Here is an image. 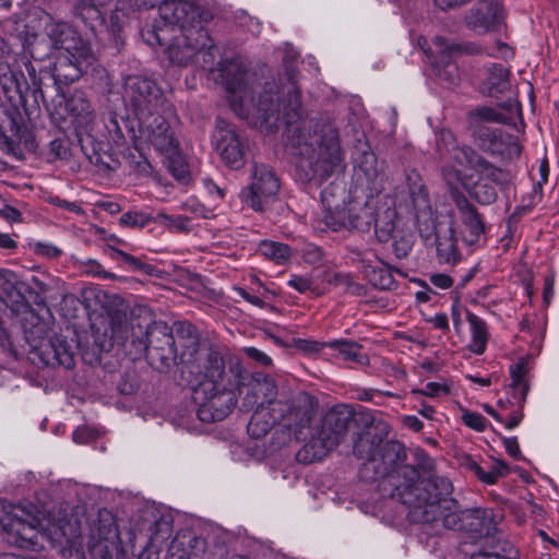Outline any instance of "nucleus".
<instances>
[{
    "mask_svg": "<svg viewBox=\"0 0 559 559\" xmlns=\"http://www.w3.org/2000/svg\"><path fill=\"white\" fill-rule=\"evenodd\" d=\"M166 115L154 114L138 119L141 136L160 153L174 152L179 146Z\"/></svg>",
    "mask_w": 559,
    "mask_h": 559,
    "instance_id": "obj_17",
    "label": "nucleus"
},
{
    "mask_svg": "<svg viewBox=\"0 0 559 559\" xmlns=\"http://www.w3.org/2000/svg\"><path fill=\"white\" fill-rule=\"evenodd\" d=\"M123 99L136 119L171 112V105L164 91L155 80L147 76L128 75L123 84Z\"/></svg>",
    "mask_w": 559,
    "mask_h": 559,
    "instance_id": "obj_8",
    "label": "nucleus"
},
{
    "mask_svg": "<svg viewBox=\"0 0 559 559\" xmlns=\"http://www.w3.org/2000/svg\"><path fill=\"white\" fill-rule=\"evenodd\" d=\"M435 45L439 47L440 52L444 55V57L453 58L456 56H461L463 53H473L474 48L469 45H461L451 43L449 44L444 38L442 37H436Z\"/></svg>",
    "mask_w": 559,
    "mask_h": 559,
    "instance_id": "obj_52",
    "label": "nucleus"
},
{
    "mask_svg": "<svg viewBox=\"0 0 559 559\" xmlns=\"http://www.w3.org/2000/svg\"><path fill=\"white\" fill-rule=\"evenodd\" d=\"M0 524L8 544L31 550L40 547L39 536L43 527L32 503L12 506L4 512Z\"/></svg>",
    "mask_w": 559,
    "mask_h": 559,
    "instance_id": "obj_9",
    "label": "nucleus"
},
{
    "mask_svg": "<svg viewBox=\"0 0 559 559\" xmlns=\"http://www.w3.org/2000/svg\"><path fill=\"white\" fill-rule=\"evenodd\" d=\"M326 346L337 350L344 360L355 361L359 365L368 362V356L361 353L362 346L355 341L334 340L326 343Z\"/></svg>",
    "mask_w": 559,
    "mask_h": 559,
    "instance_id": "obj_40",
    "label": "nucleus"
},
{
    "mask_svg": "<svg viewBox=\"0 0 559 559\" xmlns=\"http://www.w3.org/2000/svg\"><path fill=\"white\" fill-rule=\"evenodd\" d=\"M97 126L92 124L74 129L82 153L93 165H99L103 162L100 152L104 148V141L99 139Z\"/></svg>",
    "mask_w": 559,
    "mask_h": 559,
    "instance_id": "obj_29",
    "label": "nucleus"
},
{
    "mask_svg": "<svg viewBox=\"0 0 559 559\" xmlns=\"http://www.w3.org/2000/svg\"><path fill=\"white\" fill-rule=\"evenodd\" d=\"M206 542L204 538L188 533L178 535L171 542L169 547V556H176L177 559H190L192 556L198 557L204 552Z\"/></svg>",
    "mask_w": 559,
    "mask_h": 559,
    "instance_id": "obj_31",
    "label": "nucleus"
},
{
    "mask_svg": "<svg viewBox=\"0 0 559 559\" xmlns=\"http://www.w3.org/2000/svg\"><path fill=\"white\" fill-rule=\"evenodd\" d=\"M362 412L356 413L347 404L334 405L322 415L319 424L313 429L319 433L321 440H325L330 447L335 449L344 441L355 425L361 427L359 416Z\"/></svg>",
    "mask_w": 559,
    "mask_h": 559,
    "instance_id": "obj_10",
    "label": "nucleus"
},
{
    "mask_svg": "<svg viewBox=\"0 0 559 559\" xmlns=\"http://www.w3.org/2000/svg\"><path fill=\"white\" fill-rule=\"evenodd\" d=\"M332 450L334 449L325 440H321L313 429L310 440L296 453V460L302 464H311L323 459Z\"/></svg>",
    "mask_w": 559,
    "mask_h": 559,
    "instance_id": "obj_35",
    "label": "nucleus"
},
{
    "mask_svg": "<svg viewBox=\"0 0 559 559\" xmlns=\"http://www.w3.org/2000/svg\"><path fill=\"white\" fill-rule=\"evenodd\" d=\"M95 59L92 48H81L78 51L61 53L53 62L51 72H49V80H52L53 86L58 87L62 84H71L83 75Z\"/></svg>",
    "mask_w": 559,
    "mask_h": 559,
    "instance_id": "obj_13",
    "label": "nucleus"
},
{
    "mask_svg": "<svg viewBox=\"0 0 559 559\" xmlns=\"http://www.w3.org/2000/svg\"><path fill=\"white\" fill-rule=\"evenodd\" d=\"M464 424L477 431H483L486 428V418L477 413L466 412L462 417Z\"/></svg>",
    "mask_w": 559,
    "mask_h": 559,
    "instance_id": "obj_60",
    "label": "nucleus"
},
{
    "mask_svg": "<svg viewBox=\"0 0 559 559\" xmlns=\"http://www.w3.org/2000/svg\"><path fill=\"white\" fill-rule=\"evenodd\" d=\"M44 84H37L34 86H29L28 92V111H25V115L31 116L35 110L39 109L40 103L48 108L47 95L46 91L43 87Z\"/></svg>",
    "mask_w": 559,
    "mask_h": 559,
    "instance_id": "obj_53",
    "label": "nucleus"
},
{
    "mask_svg": "<svg viewBox=\"0 0 559 559\" xmlns=\"http://www.w3.org/2000/svg\"><path fill=\"white\" fill-rule=\"evenodd\" d=\"M118 539L108 537L88 538L87 550L92 559H112L114 551L117 549Z\"/></svg>",
    "mask_w": 559,
    "mask_h": 559,
    "instance_id": "obj_43",
    "label": "nucleus"
},
{
    "mask_svg": "<svg viewBox=\"0 0 559 559\" xmlns=\"http://www.w3.org/2000/svg\"><path fill=\"white\" fill-rule=\"evenodd\" d=\"M23 52L35 61H43L49 58L56 50L47 36L46 31L41 34L29 33L27 29L19 34Z\"/></svg>",
    "mask_w": 559,
    "mask_h": 559,
    "instance_id": "obj_28",
    "label": "nucleus"
},
{
    "mask_svg": "<svg viewBox=\"0 0 559 559\" xmlns=\"http://www.w3.org/2000/svg\"><path fill=\"white\" fill-rule=\"evenodd\" d=\"M452 491V483L442 476L428 483L427 487H420L417 496L407 493L406 500L415 506V511L409 512L412 521L478 534L479 546L469 559H519V550L510 542L490 534L495 528L492 512L487 509L462 510L451 498Z\"/></svg>",
    "mask_w": 559,
    "mask_h": 559,
    "instance_id": "obj_3",
    "label": "nucleus"
},
{
    "mask_svg": "<svg viewBox=\"0 0 559 559\" xmlns=\"http://www.w3.org/2000/svg\"><path fill=\"white\" fill-rule=\"evenodd\" d=\"M0 83L14 112L20 109L28 111L29 85L24 74L10 68L9 64L0 67Z\"/></svg>",
    "mask_w": 559,
    "mask_h": 559,
    "instance_id": "obj_24",
    "label": "nucleus"
},
{
    "mask_svg": "<svg viewBox=\"0 0 559 559\" xmlns=\"http://www.w3.org/2000/svg\"><path fill=\"white\" fill-rule=\"evenodd\" d=\"M167 47L168 57L171 62L179 66L193 63L194 58L201 48L209 45V33L205 27L187 28L176 35Z\"/></svg>",
    "mask_w": 559,
    "mask_h": 559,
    "instance_id": "obj_15",
    "label": "nucleus"
},
{
    "mask_svg": "<svg viewBox=\"0 0 559 559\" xmlns=\"http://www.w3.org/2000/svg\"><path fill=\"white\" fill-rule=\"evenodd\" d=\"M154 218L142 212H128L121 215L120 224L126 227L142 228Z\"/></svg>",
    "mask_w": 559,
    "mask_h": 559,
    "instance_id": "obj_54",
    "label": "nucleus"
},
{
    "mask_svg": "<svg viewBox=\"0 0 559 559\" xmlns=\"http://www.w3.org/2000/svg\"><path fill=\"white\" fill-rule=\"evenodd\" d=\"M442 176H443V179L445 180L448 187H449V194H450V198L451 200L453 201V191L456 190V191H462L456 182L457 181H465L463 178H462V173L461 170H457V169H454L453 167H444L442 169Z\"/></svg>",
    "mask_w": 559,
    "mask_h": 559,
    "instance_id": "obj_58",
    "label": "nucleus"
},
{
    "mask_svg": "<svg viewBox=\"0 0 559 559\" xmlns=\"http://www.w3.org/2000/svg\"><path fill=\"white\" fill-rule=\"evenodd\" d=\"M357 162L358 170L365 176L369 190L382 189L383 165L378 162L376 154L370 151L362 152Z\"/></svg>",
    "mask_w": 559,
    "mask_h": 559,
    "instance_id": "obj_32",
    "label": "nucleus"
},
{
    "mask_svg": "<svg viewBox=\"0 0 559 559\" xmlns=\"http://www.w3.org/2000/svg\"><path fill=\"white\" fill-rule=\"evenodd\" d=\"M245 352L249 358L263 366H269L272 362V359L266 354L255 347H248Z\"/></svg>",
    "mask_w": 559,
    "mask_h": 559,
    "instance_id": "obj_64",
    "label": "nucleus"
},
{
    "mask_svg": "<svg viewBox=\"0 0 559 559\" xmlns=\"http://www.w3.org/2000/svg\"><path fill=\"white\" fill-rule=\"evenodd\" d=\"M452 193L453 203L460 214V235L462 240L468 246L478 243L485 237V223L481 214L469 202L463 191L454 190Z\"/></svg>",
    "mask_w": 559,
    "mask_h": 559,
    "instance_id": "obj_18",
    "label": "nucleus"
},
{
    "mask_svg": "<svg viewBox=\"0 0 559 559\" xmlns=\"http://www.w3.org/2000/svg\"><path fill=\"white\" fill-rule=\"evenodd\" d=\"M392 239V251L394 255L400 260L407 258L413 248V237L411 235H396Z\"/></svg>",
    "mask_w": 559,
    "mask_h": 559,
    "instance_id": "obj_55",
    "label": "nucleus"
},
{
    "mask_svg": "<svg viewBox=\"0 0 559 559\" xmlns=\"http://www.w3.org/2000/svg\"><path fill=\"white\" fill-rule=\"evenodd\" d=\"M215 151L227 166L240 168L245 163V145L236 128L223 118H217L212 135Z\"/></svg>",
    "mask_w": 559,
    "mask_h": 559,
    "instance_id": "obj_14",
    "label": "nucleus"
},
{
    "mask_svg": "<svg viewBox=\"0 0 559 559\" xmlns=\"http://www.w3.org/2000/svg\"><path fill=\"white\" fill-rule=\"evenodd\" d=\"M420 237L428 241L433 237V243L437 249V255L440 263H451L456 261L459 252L456 248L455 228L453 224L444 226L437 224L433 219V227L428 235H420Z\"/></svg>",
    "mask_w": 559,
    "mask_h": 559,
    "instance_id": "obj_26",
    "label": "nucleus"
},
{
    "mask_svg": "<svg viewBox=\"0 0 559 559\" xmlns=\"http://www.w3.org/2000/svg\"><path fill=\"white\" fill-rule=\"evenodd\" d=\"M218 48L213 43V39L209 36V45L200 49L198 57L194 58L193 63L199 64L203 69L213 71V66L215 63Z\"/></svg>",
    "mask_w": 559,
    "mask_h": 559,
    "instance_id": "obj_51",
    "label": "nucleus"
},
{
    "mask_svg": "<svg viewBox=\"0 0 559 559\" xmlns=\"http://www.w3.org/2000/svg\"><path fill=\"white\" fill-rule=\"evenodd\" d=\"M252 183L241 193L245 204L254 211H263L280 190V181L273 169L264 164L253 166Z\"/></svg>",
    "mask_w": 559,
    "mask_h": 559,
    "instance_id": "obj_12",
    "label": "nucleus"
},
{
    "mask_svg": "<svg viewBox=\"0 0 559 559\" xmlns=\"http://www.w3.org/2000/svg\"><path fill=\"white\" fill-rule=\"evenodd\" d=\"M259 251L265 258L275 261L277 264H283L288 260L290 248L284 243L274 241H262L259 246Z\"/></svg>",
    "mask_w": 559,
    "mask_h": 559,
    "instance_id": "obj_47",
    "label": "nucleus"
},
{
    "mask_svg": "<svg viewBox=\"0 0 559 559\" xmlns=\"http://www.w3.org/2000/svg\"><path fill=\"white\" fill-rule=\"evenodd\" d=\"M114 254L117 260L126 263L132 271H139L146 275H156L158 273L156 266L144 263L139 258H135L122 250L114 249Z\"/></svg>",
    "mask_w": 559,
    "mask_h": 559,
    "instance_id": "obj_49",
    "label": "nucleus"
},
{
    "mask_svg": "<svg viewBox=\"0 0 559 559\" xmlns=\"http://www.w3.org/2000/svg\"><path fill=\"white\" fill-rule=\"evenodd\" d=\"M108 0H70L74 13L84 20H94L100 17L99 7L107 3Z\"/></svg>",
    "mask_w": 559,
    "mask_h": 559,
    "instance_id": "obj_46",
    "label": "nucleus"
},
{
    "mask_svg": "<svg viewBox=\"0 0 559 559\" xmlns=\"http://www.w3.org/2000/svg\"><path fill=\"white\" fill-rule=\"evenodd\" d=\"M222 83L229 93L234 111L241 118L257 115L267 132L286 126V146L298 160L296 171L302 182L321 185L334 173L343 169V153L336 128L328 121L313 123L301 118L298 88L292 83L286 92L287 103L278 96L277 84L266 82L254 102L252 79L241 63L225 60L218 64Z\"/></svg>",
    "mask_w": 559,
    "mask_h": 559,
    "instance_id": "obj_1",
    "label": "nucleus"
},
{
    "mask_svg": "<svg viewBox=\"0 0 559 559\" xmlns=\"http://www.w3.org/2000/svg\"><path fill=\"white\" fill-rule=\"evenodd\" d=\"M280 420L300 432L309 426L318 408V400L307 392H298L288 403L278 402Z\"/></svg>",
    "mask_w": 559,
    "mask_h": 559,
    "instance_id": "obj_19",
    "label": "nucleus"
},
{
    "mask_svg": "<svg viewBox=\"0 0 559 559\" xmlns=\"http://www.w3.org/2000/svg\"><path fill=\"white\" fill-rule=\"evenodd\" d=\"M144 522L147 523V532L150 545L154 546L155 542L167 538L171 532V521L169 516L157 514L154 511L146 514Z\"/></svg>",
    "mask_w": 559,
    "mask_h": 559,
    "instance_id": "obj_37",
    "label": "nucleus"
},
{
    "mask_svg": "<svg viewBox=\"0 0 559 559\" xmlns=\"http://www.w3.org/2000/svg\"><path fill=\"white\" fill-rule=\"evenodd\" d=\"M49 154L53 159H68L71 156L70 141L64 133H59L49 142Z\"/></svg>",
    "mask_w": 559,
    "mask_h": 559,
    "instance_id": "obj_50",
    "label": "nucleus"
},
{
    "mask_svg": "<svg viewBox=\"0 0 559 559\" xmlns=\"http://www.w3.org/2000/svg\"><path fill=\"white\" fill-rule=\"evenodd\" d=\"M393 213L388 215L389 221L384 222L382 225H379L378 221L376 219V223L373 225L374 235L377 236L378 240L380 242H386L391 238H394L396 235L395 231V225L392 221Z\"/></svg>",
    "mask_w": 559,
    "mask_h": 559,
    "instance_id": "obj_57",
    "label": "nucleus"
},
{
    "mask_svg": "<svg viewBox=\"0 0 559 559\" xmlns=\"http://www.w3.org/2000/svg\"><path fill=\"white\" fill-rule=\"evenodd\" d=\"M467 321L471 324L473 336L471 349L475 354L480 355L485 352L488 340L486 323L472 312H467Z\"/></svg>",
    "mask_w": 559,
    "mask_h": 559,
    "instance_id": "obj_42",
    "label": "nucleus"
},
{
    "mask_svg": "<svg viewBox=\"0 0 559 559\" xmlns=\"http://www.w3.org/2000/svg\"><path fill=\"white\" fill-rule=\"evenodd\" d=\"M140 312L130 323L131 342L138 352L146 353L153 368L165 372L180 360L173 331L166 322L154 321L147 309Z\"/></svg>",
    "mask_w": 559,
    "mask_h": 559,
    "instance_id": "obj_5",
    "label": "nucleus"
},
{
    "mask_svg": "<svg viewBox=\"0 0 559 559\" xmlns=\"http://www.w3.org/2000/svg\"><path fill=\"white\" fill-rule=\"evenodd\" d=\"M276 420H280V417H274L272 420H264L263 411H254L247 426L248 432L253 438H261L270 431Z\"/></svg>",
    "mask_w": 559,
    "mask_h": 559,
    "instance_id": "obj_48",
    "label": "nucleus"
},
{
    "mask_svg": "<svg viewBox=\"0 0 559 559\" xmlns=\"http://www.w3.org/2000/svg\"><path fill=\"white\" fill-rule=\"evenodd\" d=\"M511 87L510 70L502 64L495 63L487 70V76L481 84V93L490 96L498 97L506 93Z\"/></svg>",
    "mask_w": 559,
    "mask_h": 559,
    "instance_id": "obj_30",
    "label": "nucleus"
},
{
    "mask_svg": "<svg viewBox=\"0 0 559 559\" xmlns=\"http://www.w3.org/2000/svg\"><path fill=\"white\" fill-rule=\"evenodd\" d=\"M169 329L173 331L175 341L178 340L182 348L179 362L185 365V369H187L189 374H194V371L202 368V360L206 354L205 352L198 358L195 357L200 349L195 326L186 321H177Z\"/></svg>",
    "mask_w": 559,
    "mask_h": 559,
    "instance_id": "obj_20",
    "label": "nucleus"
},
{
    "mask_svg": "<svg viewBox=\"0 0 559 559\" xmlns=\"http://www.w3.org/2000/svg\"><path fill=\"white\" fill-rule=\"evenodd\" d=\"M352 275L347 273H328L324 277V280L332 285L344 287L345 290L347 289Z\"/></svg>",
    "mask_w": 559,
    "mask_h": 559,
    "instance_id": "obj_62",
    "label": "nucleus"
},
{
    "mask_svg": "<svg viewBox=\"0 0 559 559\" xmlns=\"http://www.w3.org/2000/svg\"><path fill=\"white\" fill-rule=\"evenodd\" d=\"M471 131L475 144L484 153L509 159L520 157L522 146L516 135L485 123H475Z\"/></svg>",
    "mask_w": 559,
    "mask_h": 559,
    "instance_id": "obj_11",
    "label": "nucleus"
},
{
    "mask_svg": "<svg viewBox=\"0 0 559 559\" xmlns=\"http://www.w3.org/2000/svg\"><path fill=\"white\" fill-rule=\"evenodd\" d=\"M64 104L66 110L72 116L74 129L98 124L95 110L84 92L74 91L64 99Z\"/></svg>",
    "mask_w": 559,
    "mask_h": 559,
    "instance_id": "obj_27",
    "label": "nucleus"
},
{
    "mask_svg": "<svg viewBox=\"0 0 559 559\" xmlns=\"http://www.w3.org/2000/svg\"><path fill=\"white\" fill-rule=\"evenodd\" d=\"M406 178L419 235H428L433 227L435 217L427 188L415 170L407 174Z\"/></svg>",
    "mask_w": 559,
    "mask_h": 559,
    "instance_id": "obj_21",
    "label": "nucleus"
},
{
    "mask_svg": "<svg viewBox=\"0 0 559 559\" xmlns=\"http://www.w3.org/2000/svg\"><path fill=\"white\" fill-rule=\"evenodd\" d=\"M527 364L525 360H521L518 364L511 366L510 373L512 378L511 389L513 391V399L518 400L521 404L525 402L526 394L528 392V385L524 381V377L527 372Z\"/></svg>",
    "mask_w": 559,
    "mask_h": 559,
    "instance_id": "obj_41",
    "label": "nucleus"
},
{
    "mask_svg": "<svg viewBox=\"0 0 559 559\" xmlns=\"http://www.w3.org/2000/svg\"><path fill=\"white\" fill-rule=\"evenodd\" d=\"M155 223H160L167 227H174L178 231H187L188 230V222L189 218L178 215V216H170L165 213H159L155 218Z\"/></svg>",
    "mask_w": 559,
    "mask_h": 559,
    "instance_id": "obj_56",
    "label": "nucleus"
},
{
    "mask_svg": "<svg viewBox=\"0 0 559 559\" xmlns=\"http://www.w3.org/2000/svg\"><path fill=\"white\" fill-rule=\"evenodd\" d=\"M504 20V9L498 0H479L465 13L464 25L476 34L497 31Z\"/></svg>",
    "mask_w": 559,
    "mask_h": 559,
    "instance_id": "obj_16",
    "label": "nucleus"
},
{
    "mask_svg": "<svg viewBox=\"0 0 559 559\" xmlns=\"http://www.w3.org/2000/svg\"><path fill=\"white\" fill-rule=\"evenodd\" d=\"M302 259L306 263L311 265H319L322 263L324 253L323 250L312 243L306 245L302 250Z\"/></svg>",
    "mask_w": 559,
    "mask_h": 559,
    "instance_id": "obj_59",
    "label": "nucleus"
},
{
    "mask_svg": "<svg viewBox=\"0 0 559 559\" xmlns=\"http://www.w3.org/2000/svg\"><path fill=\"white\" fill-rule=\"evenodd\" d=\"M460 152L463 158L457 157V162L473 169L478 176L473 183L463 181L465 191L480 205L495 203L498 199L497 188L503 191L510 183L509 173L493 165L471 146L464 145Z\"/></svg>",
    "mask_w": 559,
    "mask_h": 559,
    "instance_id": "obj_6",
    "label": "nucleus"
},
{
    "mask_svg": "<svg viewBox=\"0 0 559 559\" xmlns=\"http://www.w3.org/2000/svg\"><path fill=\"white\" fill-rule=\"evenodd\" d=\"M277 396V385L267 374L255 372L251 382L248 384V391L239 406L242 412L264 411V405L274 404Z\"/></svg>",
    "mask_w": 559,
    "mask_h": 559,
    "instance_id": "obj_22",
    "label": "nucleus"
},
{
    "mask_svg": "<svg viewBox=\"0 0 559 559\" xmlns=\"http://www.w3.org/2000/svg\"><path fill=\"white\" fill-rule=\"evenodd\" d=\"M362 432L354 444V453L366 460L360 469V477L366 481H379L382 495L408 506L415 511V506L406 500V495L417 496L420 487L435 483L438 475L421 478L418 469L409 464H402L406 459L405 447L395 440H385L390 425L372 412L365 409L360 416Z\"/></svg>",
    "mask_w": 559,
    "mask_h": 559,
    "instance_id": "obj_2",
    "label": "nucleus"
},
{
    "mask_svg": "<svg viewBox=\"0 0 559 559\" xmlns=\"http://www.w3.org/2000/svg\"><path fill=\"white\" fill-rule=\"evenodd\" d=\"M381 266H367L365 270L366 278L369 283L381 290H392L396 287V282L392 275V267L381 261Z\"/></svg>",
    "mask_w": 559,
    "mask_h": 559,
    "instance_id": "obj_38",
    "label": "nucleus"
},
{
    "mask_svg": "<svg viewBox=\"0 0 559 559\" xmlns=\"http://www.w3.org/2000/svg\"><path fill=\"white\" fill-rule=\"evenodd\" d=\"M24 337L29 345V359L33 364H36L40 356L41 347L51 340L47 323L37 320V322L31 326H25Z\"/></svg>",
    "mask_w": 559,
    "mask_h": 559,
    "instance_id": "obj_33",
    "label": "nucleus"
},
{
    "mask_svg": "<svg viewBox=\"0 0 559 559\" xmlns=\"http://www.w3.org/2000/svg\"><path fill=\"white\" fill-rule=\"evenodd\" d=\"M240 374L238 366L226 368L221 353L213 348L206 349L202 368L187 380L192 388V397L198 406L197 415L201 421H219L233 412L237 404Z\"/></svg>",
    "mask_w": 559,
    "mask_h": 559,
    "instance_id": "obj_4",
    "label": "nucleus"
},
{
    "mask_svg": "<svg viewBox=\"0 0 559 559\" xmlns=\"http://www.w3.org/2000/svg\"><path fill=\"white\" fill-rule=\"evenodd\" d=\"M24 66H25V70H26L28 79H29V82H28L29 86H34V85H37V84H44V79L45 78L49 79V72L48 71L39 70V72L37 73V70L32 64L31 61L27 60L24 63Z\"/></svg>",
    "mask_w": 559,
    "mask_h": 559,
    "instance_id": "obj_61",
    "label": "nucleus"
},
{
    "mask_svg": "<svg viewBox=\"0 0 559 559\" xmlns=\"http://www.w3.org/2000/svg\"><path fill=\"white\" fill-rule=\"evenodd\" d=\"M468 119H469L471 130H474L475 123L492 122V123L508 124L511 122L510 115H506L504 112L499 110L497 107H489V106H483V107H478L474 110H471L468 112Z\"/></svg>",
    "mask_w": 559,
    "mask_h": 559,
    "instance_id": "obj_39",
    "label": "nucleus"
},
{
    "mask_svg": "<svg viewBox=\"0 0 559 559\" xmlns=\"http://www.w3.org/2000/svg\"><path fill=\"white\" fill-rule=\"evenodd\" d=\"M103 537L119 539L114 514L107 509L99 510L90 523L88 538L103 539Z\"/></svg>",
    "mask_w": 559,
    "mask_h": 559,
    "instance_id": "obj_34",
    "label": "nucleus"
},
{
    "mask_svg": "<svg viewBox=\"0 0 559 559\" xmlns=\"http://www.w3.org/2000/svg\"><path fill=\"white\" fill-rule=\"evenodd\" d=\"M158 14L164 26H154L144 34L150 45L164 46L169 41L167 27L179 28V32L189 27H204L213 20V13L189 0H163L158 5Z\"/></svg>",
    "mask_w": 559,
    "mask_h": 559,
    "instance_id": "obj_7",
    "label": "nucleus"
},
{
    "mask_svg": "<svg viewBox=\"0 0 559 559\" xmlns=\"http://www.w3.org/2000/svg\"><path fill=\"white\" fill-rule=\"evenodd\" d=\"M76 347L72 340L69 341L63 335L53 334L49 343H45L41 347L36 365L72 369L75 365Z\"/></svg>",
    "mask_w": 559,
    "mask_h": 559,
    "instance_id": "obj_23",
    "label": "nucleus"
},
{
    "mask_svg": "<svg viewBox=\"0 0 559 559\" xmlns=\"http://www.w3.org/2000/svg\"><path fill=\"white\" fill-rule=\"evenodd\" d=\"M374 223L376 212L373 207L365 204L350 209L344 225L360 233H368L372 229Z\"/></svg>",
    "mask_w": 559,
    "mask_h": 559,
    "instance_id": "obj_36",
    "label": "nucleus"
},
{
    "mask_svg": "<svg viewBox=\"0 0 559 559\" xmlns=\"http://www.w3.org/2000/svg\"><path fill=\"white\" fill-rule=\"evenodd\" d=\"M16 275L13 272L0 270V299L16 302L21 298Z\"/></svg>",
    "mask_w": 559,
    "mask_h": 559,
    "instance_id": "obj_44",
    "label": "nucleus"
},
{
    "mask_svg": "<svg viewBox=\"0 0 559 559\" xmlns=\"http://www.w3.org/2000/svg\"><path fill=\"white\" fill-rule=\"evenodd\" d=\"M44 28L56 50L62 49L66 52H72L81 50V48H92L90 41L66 22L49 19Z\"/></svg>",
    "mask_w": 559,
    "mask_h": 559,
    "instance_id": "obj_25",
    "label": "nucleus"
},
{
    "mask_svg": "<svg viewBox=\"0 0 559 559\" xmlns=\"http://www.w3.org/2000/svg\"><path fill=\"white\" fill-rule=\"evenodd\" d=\"M166 157V166L169 173L178 181L186 182L189 177L188 165L179 154L178 148L174 152L163 153Z\"/></svg>",
    "mask_w": 559,
    "mask_h": 559,
    "instance_id": "obj_45",
    "label": "nucleus"
},
{
    "mask_svg": "<svg viewBox=\"0 0 559 559\" xmlns=\"http://www.w3.org/2000/svg\"><path fill=\"white\" fill-rule=\"evenodd\" d=\"M497 108L506 115H510L511 121L515 115L521 114V105L516 99L513 98H509L508 100L498 104Z\"/></svg>",
    "mask_w": 559,
    "mask_h": 559,
    "instance_id": "obj_63",
    "label": "nucleus"
}]
</instances>
